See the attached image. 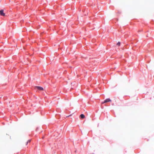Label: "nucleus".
I'll use <instances>...</instances> for the list:
<instances>
[{
	"label": "nucleus",
	"instance_id": "nucleus-1",
	"mask_svg": "<svg viewBox=\"0 0 154 154\" xmlns=\"http://www.w3.org/2000/svg\"><path fill=\"white\" fill-rule=\"evenodd\" d=\"M111 100L109 98H107V99H106L104 101V102H102V104H103L105 103H107V102H111Z\"/></svg>",
	"mask_w": 154,
	"mask_h": 154
},
{
	"label": "nucleus",
	"instance_id": "nucleus-2",
	"mask_svg": "<svg viewBox=\"0 0 154 154\" xmlns=\"http://www.w3.org/2000/svg\"><path fill=\"white\" fill-rule=\"evenodd\" d=\"M35 88L36 89H37L38 90H39L40 91H43L44 90V89L43 88L40 87V86H35Z\"/></svg>",
	"mask_w": 154,
	"mask_h": 154
},
{
	"label": "nucleus",
	"instance_id": "nucleus-6",
	"mask_svg": "<svg viewBox=\"0 0 154 154\" xmlns=\"http://www.w3.org/2000/svg\"><path fill=\"white\" fill-rule=\"evenodd\" d=\"M120 45V42H119L117 44V45H118L119 46Z\"/></svg>",
	"mask_w": 154,
	"mask_h": 154
},
{
	"label": "nucleus",
	"instance_id": "nucleus-4",
	"mask_svg": "<svg viewBox=\"0 0 154 154\" xmlns=\"http://www.w3.org/2000/svg\"><path fill=\"white\" fill-rule=\"evenodd\" d=\"M80 117H81V118L82 119H84L85 118V116H84V114H82L80 115Z\"/></svg>",
	"mask_w": 154,
	"mask_h": 154
},
{
	"label": "nucleus",
	"instance_id": "nucleus-5",
	"mask_svg": "<svg viewBox=\"0 0 154 154\" xmlns=\"http://www.w3.org/2000/svg\"><path fill=\"white\" fill-rule=\"evenodd\" d=\"M31 140H28L27 142L26 143V145H27L28 143H30V142Z\"/></svg>",
	"mask_w": 154,
	"mask_h": 154
},
{
	"label": "nucleus",
	"instance_id": "nucleus-3",
	"mask_svg": "<svg viewBox=\"0 0 154 154\" xmlns=\"http://www.w3.org/2000/svg\"><path fill=\"white\" fill-rule=\"evenodd\" d=\"M0 14L1 16H5V14L4 13V10H1L0 11Z\"/></svg>",
	"mask_w": 154,
	"mask_h": 154
}]
</instances>
